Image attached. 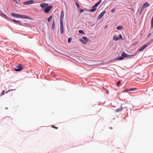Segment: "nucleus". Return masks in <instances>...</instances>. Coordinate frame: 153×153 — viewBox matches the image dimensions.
Returning a JSON list of instances; mask_svg holds the SVG:
<instances>
[{
  "instance_id": "obj_1",
  "label": "nucleus",
  "mask_w": 153,
  "mask_h": 153,
  "mask_svg": "<svg viewBox=\"0 0 153 153\" xmlns=\"http://www.w3.org/2000/svg\"><path fill=\"white\" fill-rule=\"evenodd\" d=\"M101 2V0H100L97 3H96L92 7L90 11L94 12L95 11L97 10V7L99 5Z\"/></svg>"
},
{
  "instance_id": "obj_2",
  "label": "nucleus",
  "mask_w": 153,
  "mask_h": 153,
  "mask_svg": "<svg viewBox=\"0 0 153 153\" xmlns=\"http://www.w3.org/2000/svg\"><path fill=\"white\" fill-rule=\"evenodd\" d=\"M23 67L20 64H18L15 68H14V70L16 71H19L22 70L23 69Z\"/></svg>"
},
{
  "instance_id": "obj_3",
  "label": "nucleus",
  "mask_w": 153,
  "mask_h": 153,
  "mask_svg": "<svg viewBox=\"0 0 153 153\" xmlns=\"http://www.w3.org/2000/svg\"><path fill=\"white\" fill-rule=\"evenodd\" d=\"M113 39L115 41H117L120 39H123V37L121 35H119L118 37H117L116 35H114L113 36Z\"/></svg>"
},
{
  "instance_id": "obj_4",
  "label": "nucleus",
  "mask_w": 153,
  "mask_h": 153,
  "mask_svg": "<svg viewBox=\"0 0 153 153\" xmlns=\"http://www.w3.org/2000/svg\"><path fill=\"white\" fill-rule=\"evenodd\" d=\"M52 7V6H48L44 9V12L45 13H48L51 10Z\"/></svg>"
},
{
  "instance_id": "obj_5",
  "label": "nucleus",
  "mask_w": 153,
  "mask_h": 153,
  "mask_svg": "<svg viewBox=\"0 0 153 153\" xmlns=\"http://www.w3.org/2000/svg\"><path fill=\"white\" fill-rule=\"evenodd\" d=\"M40 6L43 9H45L48 6V4L45 3H42L40 4Z\"/></svg>"
},
{
  "instance_id": "obj_6",
  "label": "nucleus",
  "mask_w": 153,
  "mask_h": 153,
  "mask_svg": "<svg viewBox=\"0 0 153 153\" xmlns=\"http://www.w3.org/2000/svg\"><path fill=\"white\" fill-rule=\"evenodd\" d=\"M150 4L147 2H146L144 4H143L142 6L141 9V12L143 11V9L144 8L149 6Z\"/></svg>"
},
{
  "instance_id": "obj_7",
  "label": "nucleus",
  "mask_w": 153,
  "mask_h": 153,
  "mask_svg": "<svg viewBox=\"0 0 153 153\" xmlns=\"http://www.w3.org/2000/svg\"><path fill=\"white\" fill-rule=\"evenodd\" d=\"M64 16V13L63 11L62 10L61 12L60 16V23L63 22V19Z\"/></svg>"
},
{
  "instance_id": "obj_8",
  "label": "nucleus",
  "mask_w": 153,
  "mask_h": 153,
  "mask_svg": "<svg viewBox=\"0 0 153 153\" xmlns=\"http://www.w3.org/2000/svg\"><path fill=\"white\" fill-rule=\"evenodd\" d=\"M34 2V1L33 0L28 1L24 2V4L27 5L33 4Z\"/></svg>"
},
{
  "instance_id": "obj_9",
  "label": "nucleus",
  "mask_w": 153,
  "mask_h": 153,
  "mask_svg": "<svg viewBox=\"0 0 153 153\" xmlns=\"http://www.w3.org/2000/svg\"><path fill=\"white\" fill-rule=\"evenodd\" d=\"M60 30L61 33L62 34L64 32L63 22L60 23Z\"/></svg>"
},
{
  "instance_id": "obj_10",
  "label": "nucleus",
  "mask_w": 153,
  "mask_h": 153,
  "mask_svg": "<svg viewBox=\"0 0 153 153\" xmlns=\"http://www.w3.org/2000/svg\"><path fill=\"white\" fill-rule=\"evenodd\" d=\"M106 11H102L98 16L97 19H100L103 16L104 14L105 13Z\"/></svg>"
},
{
  "instance_id": "obj_11",
  "label": "nucleus",
  "mask_w": 153,
  "mask_h": 153,
  "mask_svg": "<svg viewBox=\"0 0 153 153\" xmlns=\"http://www.w3.org/2000/svg\"><path fill=\"white\" fill-rule=\"evenodd\" d=\"M19 18H22L23 19H30V18L29 17L24 15H20L19 17Z\"/></svg>"
},
{
  "instance_id": "obj_12",
  "label": "nucleus",
  "mask_w": 153,
  "mask_h": 153,
  "mask_svg": "<svg viewBox=\"0 0 153 153\" xmlns=\"http://www.w3.org/2000/svg\"><path fill=\"white\" fill-rule=\"evenodd\" d=\"M0 15L1 16L3 17L4 18L6 19L7 20H9V18L7 17L6 15L3 13H1L0 14Z\"/></svg>"
},
{
  "instance_id": "obj_13",
  "label": "nucleus",
  "mask_w": 153,
  "mask_h": 153,
  "mask_svg": "<svg viewBox=\"0 0 153 153\" xmlns=\"http://www.w3.org/2000/svg\"><path fill=\"white\" fill-rule=\"evenodd\" d=\"M11 15L15 17H16L19 18V17L20 14H16V13H12L11 14Z\"/></svg>"
},
{
  "instance_id": "obj_14",
  "label": "nucleus",
  "mask_w": 153,
  "mask_h": 153,
  "mask_svg": "<svg viewBox=\"0 0 153 153\" xmlns=\"http://www.w3.org/2000/svg\"><path fill=\"white\" fill-rule=\"evenodd\" d=\"M122 56L124 57H127L130 56L129 55L126 54L124 52H123L122 55Z\"/></svg>"
},
{
  "instance_id": "obj_15",
  "label": "nucleus",
  "mask_w": 153,
  "mask_h": 153,
  "mask_svg": "<svg viewBox=\"0 0 153 153\" xmlns=\"http://www.w3.org/2000/svg\"><path fill=\"white\" fill-rule=\"evenodd\" d=\"M146 46L147 45H144L141 47V48L139 49V51H142L143 50Z\"/></svg>"
},
{
  "instance_id": "obj_16",
  "label": "nucleus",
  "mask_w": 153,
  "mask_h": 153,
  "mask_svg": "<svg viewBox=\"0 0 153 153\" xmlns=\"http://www.w3.org/2000/svg\"><path fill=\"white\" fill-rule=\"evenodd\" d=\"M137 89L136 88H131L128 89H127L126 90H127L128 91H134Z\"/></svg>"
},
{
  "instance_id": "obj_17",
  "label": "nucleus",
  "mask_w": 153,
  "mask_h": 153,
  "mask_svg": "<svg viewBox=\"0 0 153 153\" xmlns=\"http://www.w3.org/2000/svg\"><path fill=\"white\" fill-rule=\"evenodd\" d=\"M12 20L13 21H14V22H16L18 24H20V23H21V21H19V20L16 21V20H15L14 19H12Z\"/></svg>"
},
{
  "instance_id": "obj_18",
  "label": "nucleus",
  "mask_w": 153,
  "mask_h": 153,
  "mask_svg": "<svg viewBox=\"0 0 153 153\" xmlns=\"http://www.w3.org/2000/svg\"><path fill=\"white\" fill-rule=\"evenodd\" d=\"M123 28V26H119L117 27V29L118 30H121Z\"/></svg>"
},
{
  "instance_id": "obj_19",
  "label": "nucleus",
  "mask_w": 153,
  "mask_h": 153,
  "mask_svg": "<svg viewBox=\"0 0 153 153\" xmlns=\"http://www.w3.org/2000/svg\"><path fill=\"white\" fill-rule=\"evenodd\" d=\"M151 28L153 27V17H152L151 21Z\"/></svg>"
},
{
  "instance_id": "obj_20",
  "label": "nucleus",
  "mask_w": 153,
  "mask_h": 153,
  "mask_svg": "<svg viewBox=\"0 0 153 153\" xmlns=\"http://www.w3.org/2000/svg\"><path fill=\"white\" fill-rule=\"evenodd\" d=\"M122 108H117L116 109V111L117 112L120 111L122 110Z\"/></svg>"
},
{
  "instance_id": "obj_21",
  "label": "nucleus",
  "mask_w": 153,
  "mask_h": 153,
  "mask_svg": "<svg viewBox=\"0 0 153 153\" xmlns=\"http://www.w3.org/2000/svg\"><path fill=\"white\" fill-rule=\"evenodd\" d=\"M79 32L80 33L83 34L85 33L82 30H79Z\"/></svg>"
},
{
  "instance_id": "obj_22",
  "label": "nucleus",
  "mask_w": 153,
  "mask_h": 153,
  "mask_svg": "<svg viewBox=\"0 0 153 153\" xmlns=\"http://www.w3.org/2000/svg\"><path fill=\"white\" fill-rule=\"evenodd\" d=\"M123 59H124V57L123 56H122V57H120L118 58L117 59L118 60H122Z\"/></svg>"
},
{
  "instance_id": "obj_23",
  "label": "nucleus",
  "mask_w": 153,
  "mask_h": 153,
  "mask_svg": "<svg viewBox=\"0 0 153 153\" xmlns=\"http://www.w3.org/2000/svg\"><path fill=\"white\" fill-rule=\"evenodd\" d=\"M52 17L51 16H50L48 19V22H49L50 20H51L52 19Z\"/></svg>"
},
{
  "instance_id": "obj_24",
  "label": "nucleus",
  "mask_w": 153,
  "mask_h": 153,
  "mask_svg": "<svg viewBox=\"0 0 153 153\" xmlns=\"http://www.w3.org/2000/svg\"><path fill=\"white\" fill-rule=\"evenodd\" d=\"M82 38L83 39H84L86 41H87L88 40V39H87V37H82Z\"/></svg>"
},
{
  "instance_id": "obj_25",
  "label": "nucleus",
  "mask_w": 153,
  "mask_h": 153,
  "mask_svg": "<svg viewBox=\"0 0 153 153\" xmlns=\"http://www.w3.org/2000/svg\"><path fill=\"white\" fill-rule=\"evenodd\" d=\"M72 39L71 38H69L68 39V42H70L71 41Z\"/></svg>"
},
{
  "instance_id": "obj_26",
  "label": "nucleus",
  "mask_w": 153,
  "mask_h": 153,
  "mask_svg": "<svg viewBox=\"0 0 153 153\" xmlns=\"http://www.w3.org/2000/svg\"><path fill=\"white\" fill-rule=\"evenodd\" d=\"M51 127L53 128H54L56 129H58V128L57 127H56V126H53V125H52L51 126Z\"/></svg>"
},
{
  "instance_id": "obj_27",
  "label": "nucleus",
  "mask_w": 153,
  "mask_h": 153,
  "mask_svg": "<svg viewBox=\"0 0 153 153\" xmlns=\"http://www.w3.org/2000/svg\"><path fill=\"white\" fill-rule=\"evenodd\" d=\"M115 9L114 8L112 9L111 10V11L112 13H114L115 12Z\"/></svg>"
},
{
  "instance_id": "obj_28",
  "label": "nucleus",
  "mask_w": 153,
  "mask_h": 153,
  "mask_svg": "<svg viewBox=\"0 0 153 153\" xmlns=\"http://www.w3.org/2000/svg\"><path fill=\"white\" fill-rule=\"evenodd\" d=\"M54 22H53V24H52V27L53 28H54Z\"/></svg>"
},
{
  "instance_id": "obj_29",
  "label": "nucleus",
  "mask_w": 153,
  "mask_h": 153,
  "mask_svg": "<svg viewBox=\"0 0 153 153\" xmlns=\"http://www.w3.org/2000/svg\"><path fill=\"white\" fill-rule=\"evenodd\" d=\"M105 90H106V93L107 94H108L109 93V92L108 90L107 89H105Z\"/></svg>"
},
{
  "instance_id": "obj_30",
  "label": "nucleus",
  "mask_w": 153,
  "mask_h": 153,
  "mask_svg": "<svg viewBox=\"0 0 153 153\" xmlns=\"http://www.w3.org/2000/svg\"><path fill=\"white\" fill-rule=\"evenodd\" d=\"M14 1L15 3L16 4H18V3L17 0H14Z\"/></svg>"
},
{
  "instance_id": "obj_31",
  "label": "nucleus",
  "mask_w": 153,
  "mask_h": 153,
  "mask_svg": "<svg viewBox=\"0 0 153 153\" xmlns=\"http://www.w3.org/2000/svg\"><path fill=\"white\" fill-rule=\"evenodd\" d=\"M120 81H118V82H117V84L118 85H119V84H120Z\"/></svg>"
},
{
  "instance_id": "obj_32",
  "label": "nucleus",
  "mask_w": 153,
  "mask_h": 153,
  "mask_svg": "<svg viewBox=\"0 0 153 153\" xmlns=\"http://www.w3.org/2000/svg\"><path fill=\"white\" fill-rule=\"evenodd\" d=\"M83 11V10L82 9H81L80 10V12L82 13Z\"/></svg>"
},
{
  "instance_id": "obj_33",
  "label": "nucleus",
  "mask_w": 153,
  "mask_h": 153,
  "mask_svg": "<svg viewBox=\"0 0 153 153\" xmlns=\"http://www.w3.org/2000/svg\"><path fill=\"white\" fill-rule=\"evenodd\" d=\"M4 92H5V91H3L2 92V95H4Z\"/></svg>"
},
{
  "instance_id": "obj_34",
  "label": "nucleus",
  "mask_w": 153,
  "mask_h": 153,
  "mask_svg": "<svg viewBox=\"0 0 153 153\" xmlns=\"http://www.w3.org/2000/svg\"><path fill=\"white\" fill-rule=\"evenodd\" d=\"M12 90H11V91H12ZM11 90H9L7 92H6V93H7L8 92L10 91Z\"/></svg>"
},
{
  "instance_id": "obj_35",
  "label": "nucleus",
  "mask_w": 153,
  "mask_h": 153,
  "mask_svg": "<svg viewBox=\"0 0 153 153\" xmlns=\"http://www.w3.org/2000/svg\"><path fill=\"white\" fill-rule=\"evenodd\" d=\"M77 6L78 7H79V5L78 4H77Z\"/></svg>"
},
{
  "instance_id": "obj_36",
  "label": "nucleus",
  "mask_w": 153,
  "mask_h": 153,
  "mask_svg": "<svg viewBox=\"0 0 153 153\" xmlns=\"http://www.w3.org/2000/svg\"><path fill=\"white\" fill-rule=\"evenodd\" d=\"M150 34H151V33H149V34L147 36L148 37V36H149L150 35Z\"/></svg>"
},
{
  "instance_id": "obj_37",
  "label": "nucleus",
  "mask_w": 153,
  "mask_h": 153,
  "mask_svg": "<svg viewBox=\"0 0 153 153\" xmlns=\"http://www.w3.org/2000/svg\"><path fill=\"white\" fill-rule=\"evenodd\" d=\"M107 25H106V26H105V28H106V27H107Z\"/></svg>"
},
{
  "instance_id": "obj_38",
  "label": "nucleus",
  "mask_w": 153,
  "mask_h": 153,
  "mask_svg": "<svg viewBox=\"0 0 153 153\" xmlns=\"http://www.w3.org/2000/svg\"><path fill=\"white\" fill-rule=\"evenodd\" d=\"M80 40V41H81V42H82V41H83V40H82V39H81Z\"/></svg>"
},
{
  "instance_id": "obj_39",
  "label": "nucleus",
  "mask_w": 153,
  "mask_h": 153,
  "mask_svg": "<svg viewBox=\"0 0 153 153\" xmlns=\"http://www.w3.org/2000/svg\"><path fill=\"white\" fill-rule=\"evenodd\" d=\"M103 89H104L105 90V88H103Z\"/></svg>"
},
{
  "instance_id": "obj_40",
  "label": "nucleus",
  "mask_w": 153,
  "mask_h": 153,
  "mask_svg": "<svg viewBox=\"0 0 153 153\" xmlns=\"http://www.w3.org/2000/svg\"><path fill=\"white\" fill-rule=\"evenodd\" d=\"M84 44H86V43H85V42H84Z\"/></svg>"
},
{
  "instance_id": "obj_41",
  "label": "nucleus",
  "mask_w": 153,
  "mask_h": 153,
  "mask_svg": "<svg viewBox=\"0 0 153 153\" xmlns=\"http://www.w3.org/2000/svg\"><path fill=\"white\" fill-rule=\"evenodd\" d=\"M6 109H7V108H6Z\"/></svg>"
}]
</instances>
